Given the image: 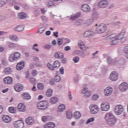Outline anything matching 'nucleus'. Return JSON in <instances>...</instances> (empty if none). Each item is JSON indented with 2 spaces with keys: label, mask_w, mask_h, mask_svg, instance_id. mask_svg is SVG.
I'll list each match as a JSON object with an SVG mask.
<instances>
[{
  "label": "nucleus",
  "mask_w": 128,
  "mask_h": 128,
  "mask_svg": "<svg viewBox=\"0 0 128 128\" xmlns=\"http://www.w3.org/2000/svg\"><path fill=\"white\" fill-rule=\"evenodd\" d=\"M47 66L51 70H54V66H52V64H50V63H48L47 64Z\"/></svg>",
  "instance_id": "56"
},
{
  "label": "nucleus",
  "mask_w": 128,
  "mask_h": 128,
  "mask_svg": "<svg viewBox=\"0 0 128 128\" xmlns=\"http://www.w3.org/2000/svg\"><path fill=\"white\" fill-rule=\"evenodd\" d=\"M38 88L40 90H42L44 88V86L42 83H39L38 84Z\"/></svg>",
  "instance_id": "44"
},
{
  "label": "nucleus",
  "mask_w": 128,
  "mask_h": 128,
  "mask_svg": "<svg viewBox=\"0 0 128 128\" xmlns=\"http://www.w3.org/2000/svg\"><path fill=\"white\" fill-rule=\"evenodd\" d=\"M62 42H64V41L62 38H58L57 40V44L58 46H61V44H62Z\"/></svg>",
  "instance_id": "54"
},
{
  "label": "nucleus",
  "mask_w": 128,
  "mask_h": 128,
  "mask_svg": "<svg viewBox=\"0 0 128 128\" xmlns=\"http://www.w3.org/2000/svg\"><path fill=\"white\" fill-rule=\"evenodd\" d=\"M18 16L19 18H21V20H24L26 16V14L24 12L19 13Z\"/></svg>",
  "instance_id": "37"
},
{
  "label": "nucleus",
  "mask_w": 128,
  "mask_h": 128,
  "mask_svg": "<svg viewBox=\"0 0 128 128\" xmlns=\"http://www.w3.org/2000/svg\"><path fill=\"white\" fill-rule=\"evenodd\" d=\"M56 128V124L52 122L47 123L44 125V128Z\"/></svg>",
  "instance_id": "21"
},
{
  "label": "nucleus",
  "mask_w": 128,
  "mask_h": 128,
  "mask_svg": "<svg viewBox=\"0 0 128 128\" xmlns=\"http://www.w3.org/2000/svg\"><path fill=\"white\" fill-rule=\"evenodd\" d=\"M7 44L10 48H16V46H18V44L10 42H8Z\"/></svg>",
  "instance_id": "28"
},
{
  "label": "nucleus",
  "mask_w": 128,
  "mask_h": 128,
  "mask_svg": "<svg viewBox=\"0 0 128 128\" xmlns=\"http://www.w3.org/2000/svg\"><path fill=\"white\" fill-rule=\"evenodd\" d=\"M58 98L52 97L50 99V102L51 104H56V102H58Z\"/></svg>",
  "instance_id": "40"
},
{
  "label": "nucleus",
  "mask_w": 128,
  "mask_h": 128,
  "mask_svg": "<svg viewBox=\"0 0 128 128\" xmlns=\"http://www.w3.org/2000/svg\"><path fill=\"white\" fill-rule=\"evenodd\" d=\"M66 118L68 120H70L72 118V111L68 110L66 112Z\"/></svg>",
  "instance_id": "36"
},
{
  "label": "nucleus",
  "mask_w": 128,
  "mask_h": 128,
  "mask_svg": "<svg viewBox=\"0 0 128 128\" xmlns=\"http://www.w3.org/2000/svg\"><path fill=\"white\" fill-rule=\"evenodd\" d=\"M14 126L16 128H24V123L22 120H18L14 122Z\"/></svg>",
  "instance_id": "7"
},
{
  "label": "nucleus",
  "mask_w": 128,
  "mask_h": 128,
  "mask_svg": "<svg viewBox=\"0 0 128 128\" xmlns=\"http://www.w3.org/2000/svg\"><path fill=\"white\" fill-rule=\"evenodd\" d=\"M124 52L125 57L128 60V46H126L124 47Z\"/></svg>",
  "instance_id": "35"
},
{
  "label": "nucleus",
  "mask_w": 128,
  "mask_h": 128,
  "mask_svg": "<svg viewBox=\"0 0 128 128\" xmlns=\"http://www.w3.org/2000/svg\"><path fill=\"white\" fill-rule=\"evenodd\" d=\"M78 46L81 50L84 48V43L82 40H79L78 42Z\"/></svg>",
  "instance_id": "39"
},
{
  "label": "nucleus",
  "mask_w": 128,
  "mask_h": 128,
  "mask_svg": "<svg viewBox=\"0 0 128 128\" xmlns=\"http://www.w3.org/2000/svg\"><path fill=\"white\" fill-rule=\"evenodd\" d=\"M84 122L85 121L83 120H80L79 122V126H84Z\"/></svg>",
  "instance_id": "63"
},
{
  "label": "nucleus",
  "mask_w": 128,
  "mask_h": 128,
  "mask_svg": "<svg viewBox=\"0 0 128 128\" xmlns=\"http://www.w3.org/2000/svg\"><path fill=\"white\" fill-rule=\"evenodd\" d=\"M52 92H54V90L52 88H50L48 90H47L46 92V96H52Z\"/></svg>",
  "instance_id": "33"
},
{
  "label": "nucleus",
  "mask_w": 128,
  "mask_h": 128,
  "mask_svg": "<svg viewBox=\"0 0 128 128\" xmlns=\"http://www.w3.org/2000/svg\"><path fill=\"white\" fill-rule=\"evenodd\" d=\"M24 30V26H18L14 28V32H22Z\"/></svg>",
  "instance_id": "25"
},
{
  "label": "nucleus",
  "mask_w": 128,
  "mask_h": 128,
  "mask_svg": "<svg viewBox=\"0 0 128 128\" xmlns=\"http://www.w3.org/2000/svg\"><path fill=\"white\" fill-rule=\"evenodd\" d=\"M110 108V104L106 103H102L100 105V109L102 112H108Z\"/></svg>",
  "instance_id": "11"
},
{
  "label": "nucleus",
  "mask_w": 128,
  "mask_h": 128,
  "mask_svg": "<svg viewBox=\"0 0 128 128\" xmlns=\"http://www.w3.org/2000/svg\"><path fill=\"white\" fill-rule=\"evenodd\" d=\"M46 5L48 8H50V6H56V3L53 1H50L46 4Z\"/></svg>",
  "instance_id": "41"
},
{
  "label": "nucleus",
  "mask_w": 128,
  "mask_h": 128,
  "mask_svg": "<svg viewBox=\"0 0 128 128\" xmlns=\"http://www.w3.org/2000/svg\"><path fill=\"white\" fill-rule=\"evenodd\" d=\"M124 112V108L122 105H118L115 107L114 112L117 116H120L122 112Z\"/></svg>",
  "instance_id": "6"
},
{
  "label": "nucleus",
  "mask_w": 128,
  "mask_h": 128,
  "mask_svg": "<svg viewBox=\"0 0 128 128\" xmlns=\"http://www.w3.org/2000/svg\"><path fill=\"white\" fill-rule=\"evenodd\" d=\"M118 73L114 72H112L110 75V80H112V82H116L118 80Z\"/></svg>",
  "instance_id": "13"
},
{
  "label": "nucleus",
  "mask_w": 128,
  "mask_h": 128,
  "mask_svg": "<svg viewBox=\"0 0 128 128\" xmlns=\"http://www.w3.org/2000/svg\"><path fill=\"white\" fill-rule=\"evenodd\" d=\"M41 118L43 122H46L48 120V116H42Z\"/></svg>",
  "instance_id": "50"
},
{
  "label": "nucleus",
  "mask_w": 128,
  "mask_h": 128,
  "mask_svg": "<svg viewBox=\"0 0 128 128\" xmlns=\"http://www.w3.org/2000/svg\"><path fill=\"white\" fill-rule=\"evenodd\" d=\"M2 120L4 121L6 124H8L12 120V118L8 116L4 115L2 117Z\"/></svg>",
  "instance_id": "23"
},
{
  "label": "nucleus",
  "mask_w": 128,
  "mask_h": 128,
  "mask_svg": "<svg viewBox=\"0 0 128 128\" xmlns=\"http://www.w3.org/2000/svg\"><path fill=\"white\" fill-rule=\"evenodd\" d=\"M81 10L84 12H90V6L88 4H84L81 6Z\"/></svg>",
  "instance_id": "12"
},
{
  "label": "nucleus",
  "mask_w": 128,
  "mask_h": 128,
  "mask_svg": "<svg viewBox=\"0 0 128 128\" xmlns=\"http://www.w3.org/2000/svg\"><path fill=\"white\" fill-rule=\"evenodd\" d=\"M37 107L39 110H44L48 108V102L46 100H42L37 103Z\"/></svg>",
  "instance_id": "2"
},
{
  "label": "nucleus",
  "mask_w": 128,
  "mask_h": 128,
  "mask_svg": "<svg viewBox=\"0 0 128 128\" xmlns=\"http://www.w3.org/2000/svg\"><path fill=\"white\" fill-rule=\"evenodd\" d=\"M118 44V40L116 38H115L114 40L110 42V44L112 46H115L116 44Z\"/></svg>",
  "instance_id": "49"
},
{
  "label": "nucleus",
  "mask_w": 128,
  "mask_h": 128,
  "mask_svg": "<svg viewBox=\"0 0 128 128\" xmlns=\"http://www.w3.org/2000/svg\"><path fill=\"white\" fill-rule=\"evenodd\" d=\"M92 18L94 20H98V14L97 12H94L92 14Z\"/></svg>",
  "instance_id": "31"
},
{
  "label": "nucleus",
  "mask_w": 128,
  "mask_h": 128,
  "mask_svg": "<svg viewBox=\"0 0 128 128\" xmlns=\"http://www.w3.org/2000/svg\"><path fill=\"white\" fill-rule=\"evenodd\" d=\"M41 20L42 22H46L48 20V19L46 18V16H41Z\"/></svg>",
  "instance_id": "62"
},
{
  "label": "nucleus",
  "mask_w": 128,
  "mask_h": 128,
  "mask_svg": "<svg viewBox=\"0 0 128 128\" xmlns=\"http://www.w3.org/2000/svg\"><path fill=\"white\" fill-rule=\"evenodd\" d=\"M23 88L24 86L20 84H16L14 86V90L18 92H22Z\"/></svg>",
  "instance_id": "14"
},
{
  "label": "nucleus",
  "mask_w": 128,
  "mask_h": 128,
  "mask_svg": "<svg viewBox=\"0 0 128 128\" xmlns=\"http://www.w3.org/2000/svg\"><path fill=\"white\" fill-rule=\"evenodd\" d=\"M118 88L120 92H126L128 88V83L126 82H122L119 85Z\"/></svg>",
  "instance_id": "9"
},
{
  "label": "nucleus",
  "mask_w": 128,
  "mask_h": 128,
  "mask_svg": "<svg viewBox=\"0 0 128 128\" xmlns=\"http://www.w3.org/2000/svg\"><path fill=\"white\" fill-rule=\"evenodd\" d=\"M4 72L6 74H12V70L10 68H5Z\"/></svg>",
  "instance_id": "38"
},
{
  "label": "nucleus",
  "mask_w": 128,
  "mask_h": 128,
  "mask_svg": "<svg viewBox=\"0 0 128 128\" xmlns=\"http://www.w3.org/2000/svg\"><path fill=\"white\" fill-rule=\"evenodd\" d=\"M22 98H24V100H30L32 98V97L28 94V93L27 92H24L21 95Z\"/></svg>",
  "instance_id": "22"
},
{
  "label": "nucleus",
  "mask_w": 128,
  "mask_h": 128,
  "mask_svg": "<svg viewBox=\"0 0 128 128\" xmlns=\"http://www.w3.org/2000/svg\"><path fill=\"white\" fill-rule=\"evenodd\" d=\"M46 30V27L40 28L38 30V34H42V32H44V30Z\"/></svg>",
  "instance_id": "48"
},
{
  "label": "nucleus",
  "mask_w": 128,
  "mask_h": 128,
  "mask_svg": "<svg viewBox=\"0 0 128 128\" xmlns=\"http://www.w3.org/2000/svg\"><path fill=\"white\" fill-rule=\"evenodd\" d=\"M106 30V25L104 24H99L96 29L97 34H104Z\"/></svg>",
  "instance_id": "3"
},
{
  "label": "nucleus",
  "mask_w": 128,
  "mask_h": 128,
  "mask_svg": "<svg viewBox=\"0 0 128 128\" xmlns=\"http://www.w3.org/2000/svg\"><path fill=\"white\" fill-rule=\"evenodd\" d=\"M104 120L106 124L110 126H113L116 122V118L112 112H108L105 114Z\"/></svg>",
  "instance_id": "1"
},
{
  "label": "nucleus",
  "mask_w": 128,
  "mask_h": 128,
  "mask_svg": "<svg viewBox=\"0 0 128 128\" xmlns=\"http://www.w3.org/2000/svg\"><path fill=\"white\" fill-rule=\"evenodd\" d=\"M38 74V72L36 70H34L32 71V76H36Z\"/></svg>",
  "instance_id": "52"
},
{
  "label": "nucleus",
  "mask_w": 128,
  "mask_h": 128,
  "mask_svg": "<svg viewBox=\"0 0 128 128\" xmlns=\"http://www.w3.org/2000/svg\"><path fill=\"white\" fill-rule=\"evenodd\" d=\"M94 19H90L86 20L84 22V26H92V24H94Z\"/></svg>",
  "instance_id": "20"
},
{
  "label": "nucleus",
  "mask_w": 128,
  "mask_h": 128,
  "mask_svg": "<svg viewBox=\"0 0 128 128\" xmlns=\"http://www.w3.org/2000/svg\"><path fill=\"white\" fill-rule=\"evenodd\" d=\"M72 60L75 62V64H78V62H80V57L76 56L74 57Z\"/></svg>",
  "instance_id": "51"
},
{
  "label": "nucleus",
  "mask_w": 128,
  "mask_h": 128,
  "mask_svg": "<svg viewBox=\"0 0 128 128\" xmlns=\"http://www.w3.org/2000/svg\"><path fill=\"white\" fill-rule=\"evenodd\" d=\"M74 82H76L80 80V76H78V75H76L74 78Z\"/></svg>",
  "instance_id": "59"
},
{
  "label": "nucleus",
  "mask_w": 128,
  "mask_h": 128,
  "mask_svg": "<svg viewBox=\"0 0 128 128\" xmlns=\"http://www.w3.org/2000/svg\"><path fill=\"white\" fill-rule=\"evenodd\" d=\"M26 122L27 124H34V118L32 117H28L26 120Z\"/></svg>",
  "instance_id": "18"
},
{
  "label": "nucleus",
  "mask_w": 128,
  "mask_h": 128,
  "mask_svg": "<svg viewBox=\"0 0 128 128\" xmlns=\"http://www.w3.org/2000/svg\"><path fill=\"white\" fill-rule=\"evenodd\" d=\"M16 60L14 58V54H10V56L9 57V61L12 62H16Z\"/></svg>",
  "instance_id": "46"
},
{
  "label": "nucleus",
  "mask_w": 128,
  "mask_h": 128,
  "mask_svg": "<svg viewBox=\"0 0 128 128\" xmlns=\"http://www.w3.org/2000/svg\"><path fill=\"white\" fill-rule=\"evenodd\" d=\"M81 94L86 98L92 96V92L88 90L86 88H84L81 90Z\"/></svg>",
  "instance_id": "5"
},
{
  "label": "nucleus",
  "mask_w": 128,
  "mask_h": 128,
  "mask_svg": "<svg viewBox=\"0 0 128 128\" xmlns=\"http://www.w3.org/2000/svg\"><path fill=\"white\" fill-rule=\"evenodd\" d=\"M98 98V94H94L92 96V99L94 100H96Z\"/></svg>",
  "instance_id": "60"
},
{
  "label": "nucleus",
  "mask_w": 128,
  "mask_h": 128,
  "mask_svg": "<svg viewBox=\"0 0 128 128\" xmlns=\"http://www.w3.org/2000/svg\"><path fill=\"white\" fill-rule=\"evenodd\" d=\"M18 108L20 112H24L26 110V106H24V104L22 103H20L18 104Z\"/></svg>",
  "instance_id": "15"
},
{
  "label": "nucleus",
  "mask_w": 128,
  "mask_h": 128,
  "mask_svg": "<svg viewBox=\"0 0 128 128\" xmlns=\"http://www.w3.org/2000/svg\"><path fill=\"white\" fill-rule=\"evenodd\" d=\"M94 32L92 30H87L85 32L84 34V38H88V36H94Z\"/></svg>",
  "instance_id": "24"
},
{
  "label": "nucleus",
  "mask_w": 128,
  "mask_h": 128,
  "mask_svg": "<svg viewBox=\"0 0 128 128\" xmlns=\"http://www.w3.org/2000/svg\"><path fill=\"white\" fill-rule=\"evenodd\" d=\"M107 62L108 64H112V59L110 57H108V58H107Z\"/></svg>",
  "instance_id": "64"
},
{
  "label": "nucleus",
  "mask_w": 128,
  "mask_h": 128,
  "mask_svg": "<svg viewBox=\"0 0 128 128\" xmlns=\"http://www.w3.org/2000/svg\"><path fill=\"white\" fill-rule=\"evenodd\" d=\"M66 110V105L64 104H60L58 106V112H62Z\"/></svg>",
  "instance_id": "26"
},
{
  "label": "nucleus",
  "mask_w": 128,
  "mask_h": 128,
  "mask_svg": "<svg viewBox=\"0 0 128 128\" xmlns=\"http://www.w3.org/2000/svg\"><path fill=\"white\" fill-rule=\"evenodd\" d=\"M124 32H121L118 34L116 36L115 38H116V40H122L124 38Z\"/></svg>",
  "instance_id": "32"
},
{
  "label": "nucleus",
  "mask_w": 128,
  "mask_h": 128,
  "mask_svg": "<svg viewBox=\"0 0 128 128\" xmlns=\"http://www.w3.org/2000/svg\"><path fill=\"white\" fill-rule=\"evenodd\" d=\"M54 57L59 60L60 58H64V53L60 52H56L54 54Z\"/></svg>",
  "instance_id": "19"
},
{
  "label": "nucleus",
  "mask_w": 128,
  "mask_h": 128,
  "mask_svg": "<svg viewBox=\"0 0 128 128\" xmlns=\"http://www.w3.org/2000/svg\"><path fill=\"white\" fill-rule=\"evenodd\" d=\"M9 112L11 114H16V109L14 107H10L8 108Z\"/></svg>",
  "instance_id": "42"
},
{
  "label": "nucleus",
  "mask_w": 128,
  "mask_h": 128,
  "mask_svg": "<svg viewBox=\"0 0 128 128\" xmlns=\"http://www.w3.org/2000/svg\"><path fill=\"white\" fill-rule=\"evenodd\" d=\"M9 38L12 40H18V36H16V35L13 34L12 36H9Z\"/></svg>",
  "instance_id": "47"
},
{
  "label": "nucleus",
  "mask_w": 128,
  "mask_h": 128,
  "mask_svg": "<svg viewBox=\"0 0 128 128\" xmlns=\"http://www.w3.org/2000/svg\"><path fill=\"white\" fill-rule=\"evenodd\" d=\"M105 96H110L112 94V88L110 87L106 88L104 91Z\"/></svg>",
  "instance_id": "10"
},
{
  "label": "nucleus",
  "mask_w": 128,
  "mask_h": 128,
  "mask_svg": "<svg viewBox=\"0 0 128 128\" xmlns=\"http://www.w3.org/2000/svg\"><path fill=\"white\" fill-rule=\"evenodd\" d=\"M54 80H55V82H60V76L56 75L54 78Z\"/></svg>",
  "instance_id": "57"
},
{
  "label": "nucleus",
  "mask_w": 128,
  "mask_h": 128,
  "mask_svg": "<svg viewBox=\"0 0 128 128\" xmlns=\"http://www.w3.org/2000/svg\"><path fill=\"white\" fill-rule=\"evenodd\" d=\"M74 118L75 120H80L82 118V114L80 112H76L74 113Z\"/></svg>",
  "instance_id": "27"
},
{
  "label": "nucleus",
  "mask_w": 128,
  "mask_h": 128,
  "mask_svg": "<svg viewBox=\"0 0 128 128\" xmlns=\"http://www.w3.org/2000/svg\"><path fill=\"white\" fill-rule=\"evenodd\" d=\"M4 82L7 84H12V78L10 76L6 77L4 79Z\"/></svg>",
  "instance_id": "16"
},
{
  "label": "nucleus",
  "mask_w": 128,
  "mask_h": 128,
  "mask_svg": "<svg viewBox=\"0 0 128 128\" xmlns=\"http://www.w3.org/2000/svg\"><path fill=\"white\" fill-rule=\"evenodd\" d=\"M90 112L92 114H96L100 110V108L96 105H90Z\"/></svg>",
  "instance_id": "4"
},
{
  "label": "nucleus",
  "mask_w": 128,
  "mask_h": 128,
  "mask_svg": "<svg viewBox=\"0 0 128 128\" xmlns=\"http://www.w3.org/2000/svg\"><path fill=\"white\" fill-rule=\"evenodd\" d=\"M13 56H14L15 59H16V60H18L20 58V54L18 52H15Z\"/></svg>",
  "instance_id": "45"
},
{
  "label": "nucleus",
  "mask_w": 128,
  "mask_h": 128,
  "mask_svg": "<svg viewBox=\"0 0 128 128\" xmlns=\"http://www.w3.org/2000/svg\"><path fill=\"white\" fill-rule=\"evenodd\" d=\"M94 122V118H91L88 119L86 123V124H88L90 122Z\"/></svg>",
  "instance_id": "53"
},
{
  "label": "nucleus",
  "mask_w": 128,
  "mask_h": 128,
  "mask_svg": "<svg viewBox=\"0 0 128 128\" xmlns=\"http://www.w3.org/2000/svg\"><path fill=\"white\" fill-rule=\"evenodd\" d=\"M40 12L39 10H34V14L36 16H40Z\"/></svg>",
  "instance_id": "58"
},
{
  "label": "nucleus",
  "mask_w": 128,
  "mask_h": 128,
  "mask_svg": "<svg viewBox=\"0 0 128 128\" xmlns=\"http://www.w3.org/2000/svg\"><path fill=\"white\" fill-rule=\"evenodd\" d=\"M116 34H112L108 36L106 38V40H112L114 38H116Z\"/></svg>",
  "instance_id": "29"
},
{
  "label": "nucleus",
  "mask_w": 128,
  "mask_h": 128,
  "mask_svg": "<svg viewBox=\"0 0 128 128\" xmlns=\"http://www.w3.org/2000/svg\"><path fill=\"white\" fill-rule=\"evenodd\" d=\"M113 26H121L122 24V23L120 22H112Z\"/></svg>",
  "instance_id": "55"
},
{
  "label": "nucleus",
  "mask_w": 128,
  "mask_h": 128,
  "mask_svg": "<svg viewBox=\"0 0 128 128\" xmlns=\"http://www.w3.org/2000/svg\"><path fill=\"white\" fill-rule=\"evenodd\" d=\"M126 63V62L124 59H121L120 60L118 61V64L120 66H124Z\"/></svg>",
  "instance_id": "43"
},
{
  "label": "nucleus",
  "mask_w": 128,
  "mask_h": 128,
  "mask_svg": "<svg viewBox=\"0 0 128 128\" xmlns=\"http://www.w3.org/2000/svg\"><path fill=\"white\" fill-rule=\"evenodd\" d=\"M84 22V20L78 19L76 20V22H75V25L77 26H80V25L82 24Z\"/></svg>",
  "instance_id": "30"
},
{
  "label": "nucleus",
  "mask_w": 128,
  "mask_h": 128,
  "mask_svg": "<svg viewBox=\"0 0 128 128\" xmlns=\"http://www.w3.org/2000/svg\"><path fill=\"white\" fill-rule=\"evenodd\" d=\"M24 68V62H20L16 65V70H22Z\"/></svg>",
  "instance_id": "17"
},
{
  "label": "nucleus",
  "mask_w": 128,
  "mask_h": 128,
  "mask_svg": "<svg viewBox=\"0 0 128 128\" xmlns=\"http://www.w3.org/2000/svg\"><path fill=\"white\" fill-rule=\"evenodd\" d=\"M108 6V1L102 0L98 2V7L100 8H106Z\"/></svg>",
  "instance_id": "8"
},
{
  "label": "nucleus",
  "mask_w": 128,
  "mask_h": 128,
  "mask_svg": "<svg viewBox=\"0 0 128 128\" xmlns=\"http://www.w3.org/2000/svg\"><path fill=\"white\" fill-rule=\"evenodd\" d=\"M53 66L55 68H58L60 66V62L58 60H56L54 62Z\"/></svg>",
  "instance_id": "34"
},
{
  "label": "nucleus",
  "mask_w": 128,
  "mask_h": 128,
  "mask_svg": "<svg viewBox=\"0 0 128 128\" xmlns=\"http://www.w3.org/2000/svg\"><path fill=\"white\" fill-rule=\"evenodd\" d=\"M60 72L61 74H64V67H61L60 68Z\"/></svg>",
  "instance_id": "61"
}]
</instances>
